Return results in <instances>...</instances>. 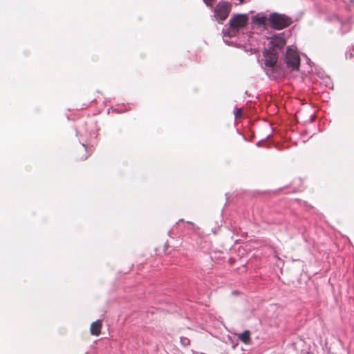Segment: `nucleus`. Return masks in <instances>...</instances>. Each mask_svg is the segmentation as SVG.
<instances>
[{
	"instance_id": "f257e3e1",
	"label": "nucleus",
	"mask_w": 354,
	"mask_h": 354,
	"mask_svg": "<svg viewBox=\"0 0 354 354\" xmlns=\"http://www.w3.org/2000/svg\"><path fill=\"white\" fill-rule=\"evenodd\" d=\"M286 41L282 34L272 37L268 42V48L265 49L263 56L265 57V65L272 68L274 78L283 76L286 73L299 71L300 66V57L293 46H288L285 56L283 57V64H286L284 68L276 66L278 59V53L283 48Z\"/></svg>"
},
{
	"instance_id": "f03ea898",
	"label": "nucleus",
	"mask_w": 354,
	"mask_h": 354,
	"mask_svg": "<svg viewBox=\"0 0 354 354\" xmlns=\"http://www.w3.org/2000/svg\"><path fill=\"white\" fill-rule=\"evenodd\" d=\"M248 17L246 15L238 14L232 17L229 21V26L223 28V40L228 44L227 37H235L242 31L248 24Z\"/></svg>"
},
{
	"instance_id": "7ed1b4c3",
	"label": "nucleus",
	"mask_w": 354,
	"mask_h": 354,
	"mask_svg": "<svg viewBox=\"0 0 354 354\" xmlns=\"http://www.w3.org/2000/svg\"><path fill=\"white\" fill-rule=\"evenodd\" d=\"M268 21L270 26L277 30H281L289 26L292 24V19L289 17L279 13L270 15Z\"/></svg>"
},
{
	"instance_id": "20e7f679",
	"label": "nucleus",
	"mask_w": 354,
	"mask_h": 354,
	"mask_svg": "<svg viewBox=\"0 0 354 354\" xmlns=\"http://www.w3.org/2000/svg\"><path fill=\"white\" fill-rule=\"evenodd\" d=\"M231 10V5L229 3H219L214 8V16L218 21H224Z\"/></svg>"
},
{
	"instance_id": "39448f33",
	"label": "nucleus",
	"mask_w": 354,
	"mask_h": 354,
	"mask_svg": "<svg viewBox=\"0 0 354 354\" xmlns=\"http://www.w3.org/2000/svg\"><path fill=\"white\" fill-rule=\"evenodd\" d=\"M102 328V321L97 320L93 322L90 327L91 333L93 335H99Z\"/></svg>"
},
{
	"instance_id": "423d86ee",
	"label": "nucleus",
	"mask_w": 354,
	"mask_h": 354,
	"mask_svg": "<svg viewBox=\"0 0 354 354\" xmlns=\"http://www.w3.org/2000/svg\"><path fill=\"white\" fill-rule=\"evenodd\" d=\"M236 335L239 339L245 344H249L251 342L250 332L248 330H245L243 333H239Z\"/></svg>"
},
{
	"instance_id": "0eeeda50",
	"label": "nucleus",
	"mask_w": 354,
	"mask_h": 354,
	"mask_svg": "<svg viewBox=\"0 0 354 354\" xmlns=\"http://www.w3.org/2000/svg\"><path fill=\"white\" fill-rule=\"evenodd\" d=\"M252 22L259 26H265L266 24L267 18L261 15H257L252 17Z\"/></svg>"
},
{
	"instance_id": "6e6552de",
	"label": "nucleus",
	"mask_w": 354,
	"mask_h": 354,
	"mask_svg": "<svg viewBox=\"0 0 354 354\" xmlns=\"http://www.w3.org/2000/svg\"><path fill=\"white\" fill-rule=\"evenodd\" d=\"M235 118H240L242 115V110L241 109H236V111L234 112Z\"/></svg>"
},
{
	"instance_id": "1a4fd4ad",
	"label": "nucleus",
	"mask_w": 354,
	"mask_h": 354,
	"mask_svg": "<svg viewBox=\"0 0 354 354\" xmlns=\"http://www.w3.org/2000/svg\"><path fill=\"white\" fill-rule=\"evenodd\" d=\"M203 1L207 6H212L214 0H203Z\"/></svg>"
},
{
	"instance_id": "9d476101",
	"label": "nucleus",
	"mask_w": 354,
	"mask_h": 354,
	"mask_svg": "<svg viewBox=\"0 0 354 354\" xmlns=\"http://www.w3.org/2000/svg\"><path fill=\"white\" fill-rule=\"evenodd\" d=\"M181 342L183 344H186L187 342H189V339L187 338H181Z\"/></svg>"
},
{
	"instance_id": "9b49d317",
	"label": "nucleus",
	"mask_w": 354,
	"mask_h": 354,
	"mask_svg": "<svg viewBox=\"0 0 354 354\" xmlns=\"http://www.w3.org/2000/svg\"><path fill=\"white\" fill-rule=\"evenodd\" d=\"M238 1H239L238 4H241V3H243V2L246 1V0H238Z\"/></svg>"
},
{
	"instance_id": "f8f14e48",
	"label": "nucleus",
	"mask_w": 354,
	"mask_h": 354,
	"mask_svg": "<svg viewBox=\"0 0 354 354\" xmlns=\"http://www.w3.org/2000/svg\"><path fill=\"white\" fill-rule=\"evenodd\" d=\"M304 354H313V353H310V352H306V353H304Z\"/></svg>"
},
{
	"instance_id": "ddd939ff",
	"label": "nucleus",
	"mask_w": 354,
	"mask_h": 354,
	"mask_svg": "<svg viewBox=\"0 0 354 354\" xmlns=\"http://www.w3.org/2000/svg\"><path fill=\"white\" fill-rule=\"evenodd\" d=\"M187 223L193 224L192 222L187 221Z\"/></svg>"
}]
</instances>
